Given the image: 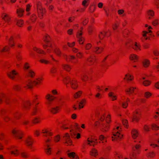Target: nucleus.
<instances>
[{
	"mask_svg": "<svg viewBox=\"0 0 159 159\" xmlns=\"http://www.w3.org/2000/svg\"><path fill=\"white\" fill-rule=\"evenodd\" d=\"M22 115L21 113L18 111L15 112L13 114L14 118L16 120L20 119Z\"/></svg>",
	"mask_w": 159,
	"mask_h": 159,
	"instance_id": "obj_31",
	"label": "nucleus"
},
{
	"mask_svg": "<svg viewBox=\"0 0 159 159\" xmlns=\"http://www.w3.org/2000/svg\"><path fill=\"white\" fill-rule=\"evenodd\" d=\"M106 124H102V130L103 132H105L108 131L109 127V123L111 121V116L110 115H107L106 119Z\"/></svg>",
	"mask_w": 159,
	"mask_h": 159,
	"instance_id": "obj_6",
	"label": "nucleus"
},
{
	"mask_svg": "<svg viewBox=\"0 0 159 159\" xmlns=\"http://www.w3.org/2000/svg\"><path fill=\"white\" fill-rule=\"evenodd\" d=\"M40 122V119L39 118L36 117L34 119L32 120V123L34 124H36L39 123Z\"/></svg>",
	"mask_w": 159,
	"mask_h": 159,
	"instance_id": "obj_46",
	"label": "nucleus"
},
{
	"mask_svg": "<svg viewBox=\"0 0 159 159\" xmlns=\"http://www.w3.org/2000/svg\"><path fill=\"white\" fill-rule=\"evenodd\" d=\"M20 155L21 157L25 159H27L29 157V155L26 152H22L21 153Z\"/></svg>",
	"mask_w": 159,
	"mask_h": 159,
	"instance_id": "obj_39",
	"label": "nucleus"
},
{
	"mask_svg": "<svg viewBox=\"0 0 159 159\" xmlns=\"http://www.w3.org/2000/svg\"><path fill=\"white\" fill-rule=\"evenodd\" d=\"M68 156L71 159L72 158H74L76 157L77 155H76L75 153L74 152H72L69 153H68Z\"/></svg>",
	"mask_w": 159,
	"mask_h": 159,
	"instance_id": "obj_54",
	"label": "nucleus"
},
{
	"mask_svg": "<svg viewBox=\"0 0 159 159\" xmlns=\"http://www.w3.org/2000/svg\"><path fill=\"white\" fill-rule=\"evenodd\" d=\"M82 93V92L81 91H79L75 93L74 96V97L75 98H77L80 97Z\"/></svg>",
	"mask_w": 159,
	"mask_h": 159,
	"instance_id": "obj_51",
	"label": "nucleus"
},
{
	"mask_svg": "<svg viewBox=\"0 0 159 159\" xmlns=\"http://www.w3.org/2000/svg\"><path fill=\"white\" fill-rule=\"evenodd\" d=\"M60 139V137L59 135L58 134L54 137V141L55 142H58Z\"/></svg>",
	"mask_w": 159,
	"mask_h": 159,
	"instance_id": "obj_64",
	"label": "nucleus"
},
{
	"mask_svg": "<svg viewBox=\"0 0 159 159\" xmlns=\"http://www.w3.org/2000/svg\"><path fill=\"white\" fill-rule=\"evenodd\" d=\"M51 40V39L50 36L48 34H46L44 37V41L47 43L50 42Z\"/></svg>",
	"mask_w": 159,
	"mask_h": 159,
	"instance_id": "obj_49",
	"label": "nucleus"
},
{
	"mask_svg": "<svg viewBox=\"0 0 159 159\" xmlns=\"http://www.w3.org/2000/svg\"><path fill=\"white\" fill-rule=\"evenodd\" d=\"M1 17L2 20L7 23H10L11 21V17L8 14L6 13H2Z\"/></svg>",
	"mask_w": 159,
	"mask_h": 159,
	"instance_id": "obj_11",
	"label": "nucleus"
},
{
	"mask_svg": "<svg viewBox=\"0 0 159 159\" xmlns=\"http://www.w3.org/2000/svg\"><path fill=\"white\" fill-rule=\"evenodd\" d=\"M24 24V21L23 20L20 19L18 20L16 23V25L20 28L23 27Z\"/></svg>",
	"mask_w": 159,
	"mask_h": 159,
	"instance_id": "obj_34",
	"label": "nucleus"
},
{
	"mask_svg": "<svg viewBox=\"0 0 159 159\" xmlns=\"http://www.w3.org/2000/svg\"><path fill=\"white\" fill-rule=\"evenodd\" d=\"M143 65L144 67H147L150 65V61L148 59H144L142 62Z\"/></svg>",
	"mask_w": 159,
	"mask_h": 159,
	"instance_id": "obj_33",
	"label": "nucleus"
},
{
	"mask_svg": "<svg viewBox=\"0 0 159 159\" xmlns=\"http://www.w3.org/2000/svg\"><path fill=\"white\" fill-rule=\"evenodd\" d=\"M31 103L29 101H25L23 104V107L26 110L29 109L30 108Z\"/></svg>",
	"mask_w": 159,
	"mask_h": 159,
	"instance_id": "obj_22",
	"label": "nucleus"
},
{
	"mask_svg": "<svg viewBox=\"0 0 159 159\" xmlns=\"http://www.w3.org/2000/svg\"><path fill=\"white\" fill-rule=\"evenodd\" d=\"M41 133L43 134V137L51 136L53 135V133L52 132L47 129H43Z\"/></svg>",
	"mask_w": 159,
	"mask_h": 159,
	"instance_id": "obj_13",
	"label": "nucleus"
},
{
	"mask_svg": "<svg viewBox=\"0 0 159 159\" xmlns=\"http://www.w3.org/2000/svg\"><path fill=\"white\" fill-rule=\"evenodd\" d=\"M42 79L40 78L37 79L34 81H32L33 87L34 86H37L41 84Z\"/></svg>",
	"mask_w": 159,
	"mask_h": 159,
	"instance_id": "obj_27",
	"label": "nucleus"
},
{
	"mask_svg": "<svg viewBox=\"0 0 159 159\" xmlns=\"http://www.w3.org/2000/svg\"><path fill=\"white\" fill-rule=\"evenodd\" d=\"M89 0H84L82 2V5L85 8H86L89 5Z\"/></svg>",
	"mask_w": 159,
	"mask_h": 159,
	"instance_id": "obj_45",
	"label": "nucleus"
},
{
	"mask_svg": "<svg viewBox=\"0 0 159 159\" xmlns=\"http://www.w3.org/2000/svg\"><path fill=\"white\" fill-rule=\"evenodd\" d=\"M23 70L25 71H26L27 70H30V64L28 62H25L24 63L23 67Z\"/></svg>",
	"mask_w": 159,
	"mask_h": 159,
	"instance_id": "obj_37",
	"label": "nucleus"
},
{
	"mask_svg": "<svg viewBox=\"0 0 159 159\" xmlns=\"http://www.w3.org/2000/svg\"><path fill=\"white\" fill-rule=\"evenodd\" d=\"M10 49V47L8 45L6 46L1 51V52H6L9 51Z\"/></svg>",
	"mask_w": 159,
	"mask_h": 159,
	"instance_id": "obj_41",
	"label": "nucleus"
},
{
	"mask_svg": "<svg viewBox=\"0 0 159 159\" xmlns=\"http://www.w3.org/2000/svg\"><path fill=\"white\" fill-rule=\"evenodd\" d=\"M13 88L16 91H19L20 90L21 87L20 85H16L13 86Z\"/></svg>",
	"mask_w": 159,
	"mask_h": 159,
	"instance_id": "obj_53",
	"label": "nucleus"
},
{
	"mask_svg": "<svg viewBox=\"0 0 159 159\" xmlns=\"http://www.w3.org/2000/svg\"><path fill=\"white\" fill-rule=\"evenodd\" d=\"M152 95V93H151L149 92H147L144 93V96L146 98H148L151 96Z\"/></svg>",
	"mask_w": 159,
	"mask_h": 159,
	"instance_id": "obj_55",
	"label": "nucleus"
},
{
	"mask_svg": "<svg viewBox=\"0 0 159 159\" xmlns=\"http://www.w3.org/2000/svg\"><path fill=\"white\" fill-rule=\"evenodd\" d=\"M45 98L48 101L52 102L55 99L56 97L49 94H48L45 96Z\"/></svg>",
	"mask_w": 159,
	"mask_h": 159,
	"instance_id": "obj_26",
	"label": "nucleus"
},
{
	"mask_svg": "<svg viewBox=\"0 0 159 159\" xmlns=\"http://www.w3.org/2000/svg\"><path fill=\"white\" fill-rule=\"evenodd\" d=\"M151 84V80H146L144 81L143 82V84L145 86H148L150 85Z\"/></svg>",
	"mask_w": 159,
	"mask_h": 159,
	"instance_id": "obj_44",
	"label": "nucleus"
},
{
	"mask_svg": "<svg viewBox=\"0 0 159 159\" xmlns=\"http://www.w3.org/2000/svg\"><path fill=\"white\" fill-rule=\"evenodd\" d=\"M37 19V16L36 15L34 14H32L30 17V20L31 21L32 23H34L35 22Z\"/></svg>",
	"mask_w": 159,
	"mask_h": 159,
	"instance_id": "obj_32",
	"label": "nucleus"
},
{
	"mask_svg": "<svg viewBox=\"0 0 159 159\" xmlns=\"http://www.w3.org/2000/svg\"><path fill=\"white\" fill-rule=\"evenodd\" d=\"M24 10L22 8H19L17 9L16 13L18 17H21L23 16Z\"/></svg>",
	"mask_w": 159,
	"mask_h": 159,
	"instance_id": "obj_21",
	"label": "nucleus"
},
{
	"mask_svg": "<svg viewBox=\"0 0 159 159\" xmlns=\"http://www.w3.org/2000/svg\"><path fill=\"white\" fill-rule=\"evenodd\" d=\"M89 143L88 144L90 146H94L95 145H96L97 143V139H94L92 138H89L87 139Z\"/></svg>",
	"mask_w": 159,
	"mask_h": 159,
	"instance_id": "obj_17",
	"label": "nucleus"
},
{
	"mask_svg": "<svg viewBox=\"0 0 159 159\" xmlns=\"http://www.w3.org/2000/svg\"><path fill=\"white\" fill-rule=\"evenodd\" d=\"M34 143V139L31 136H28L25 141V145L32 151H34L33 149V145Z\"/></svg>",
	"mask_w": 159,
	"mask_h": 159,
	"instance_id": "obj_2",
	"label": "nucleus"
},
{
	"mask_svg": "<svg viewBox=\"0 0 159 159\" xmlns=\"http://www.w3.org/2000/svg\"><path fill=\"white\" fill-rule=\"evenodd\" d=\"M46 148L44 149V152L48 155L49 156L52 154V149L49 147V145L47 144L46 145Z\"/></svg>",
	"mask_w": 159,
	"mask_h": 159,
	"instance_id": "obj_20",
	"label": "nucleus"
},
{
	"mask_svg": "<svg viewBox=\"0 0 159 159\" xmlns=\"http://www.w3.org/2000/svg\"><path fill=\"white\" fill-rule=\"evenodd\" d=\"M12 135L17 139H20L23 137V133L20 130L14 129L12 131Z\"/></svg>",
	"mask_w": 159,
	"mask_h": 159,
	"instance_id": "obj_3",
	"label": "nucleus"
},
{
	"mask_svg": "<svg viewBox=\"0 0 159 159\" xmlns=\"http://www.w3.org/2000/svg\"><path fill=\"white\" fill-rule=\"evenodd\" d=\"M155 156L156 153L154 152H150L147 154L148 157L151 158L154 157Z\"/></svg>",
	"mask_w": 159,
	"mask_h": 159,
	"instance_id": "obj_50",
	"label": "nucleus"
},
{
	"mask_svg": "<svg viewBox=\"0 0 159 159\" xmlns=\"http://www.w3.org/2000/svg\"><path fill=\"white\" fill-rule=\"evenodd\" d=\"M79 39L78 40L79 43L80 44H83L84 41V38L82 37L78 38Z\"/></svg>",
	"mask_w": 159,
	"mask_h": 159,
	"instance_id": "obj_58",
	"label": "nucleus"
},
{
	"mask_svg": "<svg viewBox=\"0 0 159 159\" xmlns=\"http://www.w3.org/2000/svg\"><path fill=\"white\" fill-rule=\"evenodd\" d=\"M141 117V113L139 109H136L133 113L132 121L138 122Z\"/></svg>",
	"mask_w": 159,
	"mask_h": 159,
	"instance_id": "obj_5",
	"label": "nucleus"
},
{
	"mask_svg": "<svg viewBox=\"0 0 159 159\" xmlns=\"http://www.w3.org/2000/svg\"><path fill=\"white\" fill-rule=\"evenodd\" d=\"M61 107L56 106L51 108L49 111L51 114L55 115L59 113L61 111Z\"/></svg>",
	"mask_w": 159,
	"mask_h": 159,
	"instance_id": "obj_9",
	"label": "nucleus"
},
{
	"mask_svg": "<svg viewBox=\"0 0 159 159\" xmlns=\"http://www.w3.org/2000/svg\"><path fill=\"white\" fill-rule=\"evenodd\" d=\"M119 128V126L117 127L115 130V132H113V136L112 137V141L114 140H117L120 139L122 137V134L120 133V131H116V130H117Z\"/></svg>",
	"mask_w": 159,
	"mask_h": 159,
	"instance_id": "obj_7",
	"label": "nucleus"
},
{
	"mask_svg": "<svg viewBox=\"0 0 159 159\" xmlns=\"http://www.w3.org/2000/svg\"><path fill=\"white\" fill-rule=\"evenodd\" d=\"M7 75L9 78L13 80L15 79L16 76L18 75V73L16 70H13L8 72Z\"/></svg>",
	"mask_w": 159,
	"mask_h": 159,
	"instance_id": "obj_8",
	"label": "nucleus"
},
{
	"mask_svg": "<svg viewBox=\"0 0 159 159\" xmlns=\"http://www.w3.org/2000/svg\"><path fill=\"white\" fill-rule=\"evenodd\" d=\"M54 52L58 56H60L61 52L58 48H56L54 50Z\"/></svg>",
	"mask_w": 159,
	"mask_h": 159,
	"instance_id": "obj_59",
	"label": "nucleus"
},
{
	"mask_svg": "<svg viewBox=\"0 0 159 159\" xmlns=\"http://www.w3.org/2000/svg\"><path fill=\"white\" fill-rule=\"evenodd\" d=\"M152 128L154 130H158L159 129V127L157 126L155 124H153L152 125Z\"/></svg>",
	"mask_w": 159,
	"mask_h": 159,
	"instance_id": "obj_63",
	"label": "nucleus"
},
{
	"mask_svg": "<svg viewBox=\"0 0 159 159\" xmlns=\"http://www.w3.org/2000/svg\"><path fill=\"white\" fill-rule=\"evenodd\" d=\"M16 57L18 61H20L22 60V58L20 52H18L16 53Z\"/></svg>",
	"mask_w": 159,
	"mask_h": 159,
	"instance_id": "obj_40",
	"label": "nucleus"
},
{
	"mask_svg": "<svg viewBox=\"0 0 159 159\" xmlns=\"http://www.w3.org/2000/svg\"><path fill=\"white\" fill-rule=\"evenodd\" d=\"M93 51L96 54H100L103 51V48L102 47H95L93 48Z\"/></svg>",
	"mask_w": 159,
	"mask_h": 159,
	"instance_id": "obj_19",
	"label": "nucleus"
},
{
	"mask_svg": "<svg viewBox=\"0 0 159 159\" xmlns=\"http://www.w3.org/2000/svg\"><path fill=\"white\" fill-rule=\"evenodd\" d=\"M81 78L83 81L86 82L88 80L89 77L87 74L83 73L81 75Z\"/></svg>",
	"mask_w": 159,
	"mask_h": 159,
	"instance_id": "obj_29",
	"label": "nucleus"
},
{
	"mask_svg": "<svg viewBox=\"0 0 159 159\" xmlns=\"http://www.w3.org/2000/svg\"><path fill=\"white\" fill-rule=\"evenodd\" d=\"M134 79V77L132 75H130L129 74L125 75V79L127 80H132Z\"/></svg>",
	"mask_w": 159,
	"mask_h": 159,
	"instance_id": "obj_42",
	"label": "nucleus"
},
{
	"mask_svg": "<svg viewBox=\"0 0 159 159\" xmlns=\"http://www.w3.org/2000/svg\"><path fill=\"white\" fill-rule=\"evenodd\" d=\"M148 15V16L153 17L154 16V12L152 10H149L147 11Z\"/></svg>",
	"mask_w": 159,
	"mask_h": 159,
	"instance_id": "obj_56",
	"label": "nucleus"
},
{
	"mask_svg": "<svg viewBox=\"0 0 159 159\" xmlns=\"http://www.w3.org/2000/svg\"><path fill=\"white\" fill-rule=\"evenodd\" d=\"M8 45L10 47H13L15 46V43L14 41V38L13 36H11L8 40Z\"/></svg>",
	"mask_w": 159,
	"mask_h": 159,
	"instance_id": "obj_23",
	"label": "nucleus"
},
{
	"mask_svg": "<svg viewBox=\"0 0 159 159\" xmlns=\"http://www.w3.org/2000/svg\"><path fill=\"white\" fill-rule=\"evenodd\" d=\"M136 89V87H130L129 88L126 89L125 90V91L126 94L130 95L134 93Z\"/></svg>",
	"mask_w": 159,
	"mask_h": 159,
	"instance_id": "obj_15",
	"label": "nucleus"
},
{
	"mask_svg": "<svg viewBox=\"0 0 159 159\" xmlns=\"http://www.w3.org/2000/svg\"><path fill=\"white\" fill-rule=\"evenodd\" d=\"M70 84L71 88L73 89H76L78 88V82L75 80H71L70 81Z\"/></svg>",
	"mask_w": 159,
	"mask_h": 159,
	"instance_id": "obj_14",
	"label": "nucleus"
},
{
	"mask_svg": "<svg viewBox=\"0 0 159 159\" xmlns=\"http://www.w3.org/2000/svg\"><path fill=\"white\" fill-rule=\"evenodd\" d=\"M132 47L133 49L137 52L141 50L140 44L136 42H135L134 44L132 45Z\"/></svg>",
	"mask_w": 159,
	"mask_h": 159,
	"instance_id": "obj_18",
	"label": "nucleus"
},
{
	"mask_svg": "<svg viewBox=\"0 0 159 159\" xmlns=\"http://www.w3.org/2000/svg\"><path fill=\"white\" fill-rule=\"evenodd\" d=\"M33 49L34 51L37 52V53L39 54H45V52L43 51L36 47H34L33 48Z\"/></svg>",
	"mask_w": 159,
	"mask_h": 159,
	"instance_id": "obj_38",
	"label": "nucleus"
},
{
	"mask_svg": "<svg viewBox=\"0 0 159 159\" xmlns=\"http://www.w3.org/2000/svg\"><path fill=\"white\" fill-rule=\"evenodd\" d=\"M90 154L91 156L95 157L98 155L97 150L94 148H93L90 151Z\"/></svg>",
	"mask_w": 159,
	"mask_h": 159,
	"instance_id": "obj_36",
	"label": "nucleus"
},
{
	"mask_svg": "<svg viewBox=\"0 0 159 159\" xmlns=\"http://www.w3.org/2000/svg\"><path fill=\"white\" fill-rule=\"evenodd\" d=\"M150 47V44L148 43H145L143 45V48L144 49L149 48Z\"/></svg>",
	"mask_w": 159,
	"mask_h": 159,
	"instance_id": "obj_57",
	"label": "nucleus"
},
{
	"mask_svg": "<svg viewBox=\"0 0 159 159\" xmlns=\"http://www.w3.org/2000/svg\"><path fill=\"white\" fill-rule=\"evenodd\" d=\"M129 59L131 61H133L134 62H136L139 59V57L136 54H132L130 55Z\"/></svg>",
	"mask_w": 159,
	"mask_h": 159,
	"instance_id": "obj_25",
	"label": "nucleus"
},
{
	"mask_svg": "<svg viewBox=\"0 0 159 159\" xmlns=\"http://www.w3.org/2000/svg\"><path fill=\"white\" fill-rule=\"evenodd\" d=\"M63 139L64 141L66 140L67 141V140L70 139L69 134L68 133H66L65 135L63 136Z\"/></svg>",
	"mask_w": 159,
	"mask_h": 159,
	"instance_id": "obj_60",
	"label": "nucleus"
},
{
	"mask_svg": "<svg viewBox=\"0 0 159 159\" xmlns=\"http://www.w3.org/2000/svg\"><path fill=\"white\" fill-rule=\"evenodd\" d=\"M97 61V59L95 56H90L89 57L87 60L88 64L90 66L93 65Z\"/></svg>",
	"mask_w": 159,
	"mask_h": 159,
	"instance_id": "obj_12",
	"label": "nucleus"
},
{
	"mask_svg": "<svg viewBox=\"0 0 159 159\" xmlns=\"http://www.w3.org/2000/svg\"><path fill=\"white\" fill-rule=\"evenodd\" d=\"M35 75V73L32 70H29L26 75V76L30 77L31 78H34Z\"/></svg>",
	"mask_w": 159,
	"mask_h": 159,
	"instance_id": "obj_24",
	"label": "nucleus"
},
{
	"mask_svg": "<svg viewBox=\"0 0 159 159\" xmlns=\"http://www.w3.org/2000/svg\"><path fill=\"white\" fill-rule=\"evenodd\" d=\"M62 68L63 69L68 72L70 71L71 69L70 66L68 64H63L62 65Z\"/></svg>",
	"mask_w": 159,
	"mask_h": 159,
	"instance_id": "obj_28",
	"label": "nucleus"
},
{
	"mask_svg": "<svg viewBox=\"0 0 159 159\" xmlns=\"http://www.w3.org/2000/svg\"><path fill=\"white\" fill-rule=\"evenodd\" d=\"M94 29V27L92 26H89L88 28V32L89 35H91L92 34Z\"/></svg>",
	"mask_w": 159,
	"mask_h": 159,
	"instance_id": "obj_52",
	"label": "nucleus"
},
{
	"mask_svg": "<svg viewBox=\"0 0 159 159\" xmlns=\"http://www.w3.org/2000/svg\"><path fill=\"white\" fill-rule=\"evenodd\" d=\"M111 35V32L109 31H103L100 32L98 37L100 39L102 40L105 37H108Z\"/></svg>",
	"mask_w": 159,
	"mask_h": 159,
	"instance_id": "obj_10",
	"label": "nucleus"
},
{
	"mask_svg": "<svg viewBox=\"0 0 159 159\" xmlns=\"http://www.w3.org/2000/svg\"><path fill=\"white\" fill-rule=\"evenodd\" d=\"M129 157L130 159H136L137 157V153L134 151L130 154L129 155Z\"/></svg>",
	"mask_w": 159,
	"mask_h": 159,
	"instance_id": "obj_47",
	"label": "nucleus"
},
{
	"mask_svg": "<svg viewBox=\"0 0 159 159\" xmlns=\"http://www.w3.org/2000/svg\"><path fill=\"white\" fill-rule=\"evenodd\" d=\"M86 100L85 99H83L79 102V109H81L84 107L86 103Z\"/></svg>",
	"mask_w": 159,
	"mask_h": 159,
	"instance_id": "obj_35",
	"label": "nucleus"
},
{
	"mask_svg": "<svg viewBox=\"0 0 159 159\" xmlns=\"http://www.w3.org/2000/svg\"><path fill=\"white\" fill-rule=\"evenodd\" d=\"M131 134L133 138L135 139H136L138 135V133L137 130L133 129L131 131Z\"/></svg>",
	"mask_w": 159,
	"mask_h": 159,
	"instance_id": "obj_30",
	"label": "nucleus"
},
{
	"mask_svg": "<svg viewBox=\"0 0 159 159\" xmlns=\"http://www.w3.org/2000/svg\"><path fill=\"white\" fill-rule=\"evenodd\" d=\"M64 143L66 146H70L72 145V142L70 139L67 140V141L66 140L64 142Z\"/></svg>",
	"mask_w": 159,
	"mask_h": 159,
	"instance_id": "obj_43",
	"label": "nucleus"
},
{
	"mask_svg": "<svg viewBox=\"0 0 159 159\" xmlns=\"http://www.w3.org/2000/svg\"><path fill=\"white\" fill-rule=\"evenodd\" d=\"M141 147V146L139 144H136L135 146L132 147V150L134 151H135L136 150H138Z\"/></svg>",
	"mask_w": 159,
	"mask_h": 159,
	"instance_id": "obj_62",
	"label": "nucleus"
},
{
	"mask_svg": "<svg viewBox=\"0 0 159 159\" xmlns=\"http://www.w3.org/2000/svg\"><path fill=\"white\" fill-rule=\"evenodd\" d=\"M25 89H31L33 88L32 81V80H28L25 83V84L23 87Z\"/></svg>",
	"mask_w": 159,
	"mask_h": 159,
	"instance_id": "obj_16",
	"label": "nucleus"
},
{
	"mask_svg": "<svg viewBox=\"0 0 159 159\" xmlns=\"http://www.w3.org/2000/svg\"><path fill=\"white\" fill-rule=\"evenodd\" d=\"M4 102L7 104H9L10 102V98L7 94L3 93H0V104Z\"/></svg>",
	"mask_w": 159,
	"mask_h": 159,
	"instance_id": "obj_4",
	"label": "nucleus"
},
{
	"mask_svg": "<svg viewBox=\"0 0 159 159\" xmlns=\"http://www.w3.org/2000/svg\"><path fill=\"white\" fill-rule=\"evenodd\" d=\"M38 109L36 105L33 111L31 113V115L32 116L35 115L37 114V113Z\"/></svg>",
	"mask_w": 159,
	"mask_h": 159,
	"instance_id": "obj_61",
	"label": "nucleus"
},
{
	"mask_svg": "<svg viewBox=\"0 0 159 159\" xmlns=\"http://www.w3.org/2000/svg\"><path fill=\"white\" fill-rule=\"evenodd\" d=\"M36 7L38 16L41 19H42L43 17V14L46 12L45 9L42 8V3L40 1L37 2Z\"/></svg>",
	"mask_w": 159,
	"mask_h": 159,
	"instance_id": "obj_1",
	"label": "nucleus"
},
{
	"mask_svg": "<svg viewBox=\"0 0 159 159\" xmlns=\"http://www.w3.org/2000/svg\"><path fill=\"white\" fill-rule=\"evenodd\" d=\"M70 81V78L69 76H66L65 77L63 80V82L66 85L68 84Z\"/></svg>",
	"mask_w": 159,
	"mask_h": 159,
	"instance_id": "obj_48",
	"label": "nucleus"
}]
</instances>
